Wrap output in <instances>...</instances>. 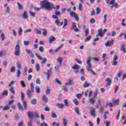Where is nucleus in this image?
Wrapping results in <instances>:
<instances>
[{"label": "nucleus", "mask_w": 126, "mask_h": 126, "mask_svg": "<svg viewBox=\"0 0 126 126\" xmlns=\"http://www.w3.org/2000/svg\"><path fill=\"white\" fill-rule=\"evenodd\" d=\"M29 12L31 16H32V17H35V16H36V15L35 14V13L32 12V11H29Z\"/></svg>", "instance_id": "40"}, {"label": "nucleus", "mask_w": 126, "mask_h": 126, "mask_svg": "<svg viewBox=\"0 0 126 126\" xmlns=\"http://www.w3.org/2000/svg\"><path fill=\"white\" fill-rule=\"evenodd\" d=\"M27 14V13L26 12V11H24V12L22 15V17H24L25 19H27V18H28V16L26 15Z\"/></svg>", "instance_id": "23"}, {"label": "nucleus", "mask_w": 126, "mask_h": 126, "mask_svg": "<svg viewBox=\"0 0 126 126\" xmlns=\"http://www.w3.org/2000/svg\"><path fill=\"white\" fill-rule=\"evenodd\" d=\"M73 102L74 105H76V106H77L78 105V100L77 99H74L73 100Z\"/></svg>", "instance_id": "44"}, {"label": "nucleus", "mask_w": 126, "mask_h": 126, "mask_svg": "<svg viewBox=\"0 0 126 126\" xmlns=\"http://www.w3.org/2000/svg\"><path fill=\"white\" fill-rule=\"evenodd\" d=\"M42 100L45 103H48V98H47V96L45 95H43L42 96Z\"/></svg>", "instance_id": "21"}, {"label": "nucleus", "mask_w": 126, "mask_h": 126, "mask_svg": "<svg viewBox=\"0 0 126 126\" xmlns=\"http://www.w3.org/2000/svg\"><path fill=\"white\" fill-rule=\"evenodd\" d=\"M36 99H33L32 100H31V104H32V105H35V104H36Z\"/></svg>", "instance_id": "48"}, {"label": "nucleus", "mask_w": 126, "mask_h": 126, "mask_svg": "<svg viewBox=\"0 0 126 126\" xmlns=\"http://www.w3.org/2000/svg\"><path fill=\"white\" fill-rule=\"evenodd\" d=\"M28 115L31 119H33V118H34V114L31 112V111H29L28 112Z\"/></svg>", "instance_id": "18"}, {"label": "nucleus", "mask_w": 126, "mask_h": 126, "mask_svg": "<svg viewBox=\"0 0 126 126\" xmlns=\"http://www.w3.org/2000/svg\"><path fill=\"white\" fill-rule=\"evenodd\" d=\"M57 61L58 62V63H60V64H62V63H63V59H62V58L59 57Z\"/></svg>", "instance_id": "50"}, {"label": "nucleus", "mask_w": 126, "mask_h": 126, "mask_svg": "<svg viewBox=\"0 0 126 126\" xmlns=\"http://www.w3.org/2000/svg\"><path fill=\"white\" fill-rule=\"evenodd\" d=\"M52 118H54V119H57L58 118V115L55 113H52Z\"/></svg>", "instance_id": "59"}, {"label": "nucleus", "mask_w": 126, "mask_h": 126, "mask_svg": "<svg viewBox=\"0 0 126 126\" xmlns=\"http://www.w3.org/2000/svg\"><path fill=\"white\" fill-rule=\"evenodd\" d=\"M90 39H91V36H88L85 40V42H88V41H90Z\"/></svg>", "instance_id": "56"}, {"label": "nucleus", "mask_w": 126, "mask_h": 126, "mask_svg": "<svg viewBox=\"0 0 126 126\" xmlns=\"http://www.w3.org/2000/svg\"><path fill=\"white\" fill-rule=\"evenodd\" d=\"M36 83H37V84H41V80H40V78L36 79Z\"/></svg>", "instance_id": "58"}, {"label": "nucleus", "mask_w": 126, "mask_h": 126, "mask_svg": "<svg viewBox=\"0 0 126 126\" xmlns=\"http://www.w3.org/2000/svg\"><path fill=\"white\" fill-rule=\"evenodd\" d=\"M10 91L13 94H15V90L14 89V87H11V88L10 89Z\"/></svg>", "instance_id": "26"}, {"label": "nucleus", "mask_w": 126, "mask_h": 126, "mask_svg": "<svg viewBox=\"0 0 126 126\" xmlns=\"http://www.w3.org/2000/svg\"><path fill=\"white\" fill-rule=\"evenodd\" d=\"M120 102V99L119 98H113L112 99V102L111 103V107H113V105L114 106H118L119 105V102Z\"/></svg>", "instance_id": "8"}, {"label": "nucleus", "mask_w": 126, "mask_h": 126, "mask_svg": "<svg viewBox=\"0 0 126 126\" xmlns=\"http://www.w3.org/2000/svg\"><path fill=\"white\" fill-rule=\"evenodd\" d=\"M95 98L94 97H89L88 99V102L91 104V105H94L95 104Z\"/></svg>", "instance_id": "15"}, {"label": "nucleus", "mask_w": 126, "mask_h": 126, "mask_svg": "<svg viewBox=\"0 0 126 126\" xmlns=\"http://www.w3.org/2000/svg\"><path fill=\"white\" fill-rule=\"evenodd\" d=\"M120 88V87L119 86H116L115 88V90L114 91V94H116L117 92H118V90H119V89Z\"/></svg>", "instance_id": "53"}, {"label": "nucleus", "mask_w": 126, "mask_h": 126, "mask_svg": "<svg viewBox=\"0 0 126 126\" xmlns=\"http://www.w3.org/2000/svg\"><path fill=\"white\" fill-rule=\"evenodd\" d=\"M119 59V57L116 55L113 58V61L112 62V65H118V62L117 61Z\"/></svg>", "instance_id": "11"}, {"label": "nucleus", "mask_w": 126, "mask_h": 126, "mask_svg": "<svg viewBox=\"0 0 126 126\" xmlns=\"http://www.w3.org/2000/svg\"><path fill=\"white\" fill-rule=\"evenodd\" d=\"M40 126H48V124L47 123H43V124L41 123Z\"/></svg>", "instance_id": "64"}, {"label": "nucleus", "mask_w": 126, "mask_h": 126, "mask_svg": "<svg viewBox=\"0 0 126 126\" xmlns=\"http://www.w3.org/2000/svg\"><path fill=\"white\" fill-rule=\"evenodd\" d=\"M20 54H21V49H20V46H19V45L18 44H17L15 47L14 55L17 57H19V56H20Z\"/></svg>", "instance_id": "3"}, {"label": "nucleus", "mask_w": 126, "mask_h": 126, "mask_svg": "<svg viewBox=\"0 0 126 126\" xmlns=\"http://www.w3.org/2000/svg\"><path fill=\"white\" fill-rule=\"evenodd\" d=\"M40 5L41 6V8H45L46 10L48 11L52 10L54 7V4H53V3L48 2V0H46L41 1Z\"/></svg>", "instance_id": "1"}, {"label": "nucleus", "mask_w": 126, "mask_h": 126, "mask_svg": "<svg viewBox=\"0 0 126 126\" xmlns=\"http://www.w3.org/2000/svg\"><path fill=\"white\" fill-rule=\"evenodd\" d=\"M101 11V10L99 8V7H96V14L98 15L99 13H100V12Z\"/></svg>", "instance_id": "45"}, {"label": "nucleus", "mask_w": 126, "mask_h": 126, "mask_svg": "<svg viewBox=\"0 0 126 126\" xmlns=\"http://www.w3.org/2000/svg\"><path fill=\"white\" fill-rule=\"evenodd\" d=\"M23 105L24 106V108L25 110H26V109L27 108V103H26V102L23 101Z\"/></svg>", "instance_id": "46"}, {"label": "nucleus", "mask_w": 126, "mask_h": 126, "mask_svg": "<svg viewBox=\"0 0 126 126\" xmlns=\"http://www.w3.org/2000/svg\"><path fill=\"white\" fill-rule=\"evenodd\" d=\"M98 90L96 89V90L95 91V92L94 93V98H96L97 95H98Z\"/></svg>", "instance_id": "34"}, {"label": "nucleus", "mask_w": 126, "mask_h": 126, "mask_svg": "<svg viewBox=\"0 0 126 126\" xmlns=\"http://www.w3.org/2000/svg\"><path fill=\"white\" fill-rule=\"evenodd\" d=\"M18 107L20 110H22L23 109V107H22V105H21V104L20 102H18L17 103Z\"/></svg>", "instance_id": "39"}, {"label": "nucleus", "mask_w": 126, "mask_h": 126, "mask_svg": "<svg viewBox=\"0 0 126 126\" xmlns=\"http://www.w3.org/2000/svg\"><path fill=\"white\" fill-rule=\"evenodd\" d=\"M35 32L36 34H38L39 35H41V34H42L41 31L39 30L38 29H35Z\"/></svg>", "instance_id": "32"}, {"label": "nucleus", "mask_w": 126, "mask_h": 126, "mask_svg": "<svg viewBox=\"0 0 126 126\" xmlns=\"http://www.w3.org/2000/svg\"><path fill=\"white\" fill-rule=\"evenodd\" d=\"M1 40V41H4V39L5 38V36H4V33H2L0 35Z\"/></svg>", "instance_id": "41"}, {"label": "nucleus", "mask_w": 126, "mask_h": 126, "mask_svg": "<svg viewBox=\"0 0 126 126\" xmlns=\"http://www.w3.org/2000/svg\"><path fill=\"white\" fill-rule=\"evenodd\" d=\"M35 68L36 71H39L40 70V65L37 63L35 66Z\"/></svg>", "instance_id": "38"}, {"label": "nucleus", "mask_w": 126, "mask_h": 126, "mask_svg": "<svg viewBox=\"0 0 126 126\" xmlns=\"http://www.w3.org/2000/svg\"><path fill=\"white\" fill-rule=\"evenodd\" d=\"M90 86V84L88 83V82H86L84 84V88H87V87H89Z\"/></svg>", "instance_id": "30"}, {"label": "nucleus", "mask_w": 126, "mask_h": 126, "mask_svg": "<svg viewBox=\"0 0 126 126\" xmlns=\"http://www.w3.org/2000/svg\"><path fill=\"white\" fill-rule=\"evenodd\" d=\"M121 118V110H119L118 111V116L117 117V121H119V120Z\"/></svg>", "instance_id": "47"}, {"label": "nucleus", "mask_w": 126, "mask_h": 126, "mask_svg": "<svg viewBox=\"0 0 126 126\" xmlns=\"http://www.w3.org/2000/svg\"><path fill=\"white\" fill-rule=\"evenodd\" d=\"M111 8H113V7L117 8L118 7V4L117 2L115 3V0H111Z\"/></svg>", "instance_id": "14"}, {"label": "nucleus", "mask_w": 126, "mask_h": 126, "mask_svg": "<svg viewBox=\"0 0 126 126\" xmlns=\"http://www.w3.org/2000/svg\"><path fill=\"white\" fill-rule=\"evenodd\" d=\"M31 89H28L27 91V95L28 96V98H31L32 97V94L34 93V83H32L31 84Z\"/></svg>", "instance_id": "2"}, {"label": "nucleus", "mask_w": 126, "mask_h": 126, "mask_svg": "<svg viewBox=\"0 0 126 126\" xmlns=\"http://www.w3.org/2000/svg\"><path fill=\"white\" fill-rule=\"evenodd\" d=\"M60 14H61V12L58 10H55L54 15H53L51 17L54 19H59V17L58 16H60Z\"/></svg>", "instance_id": "9"}, {"label": "nucleus", "mask_w": 126, "mask_h": 126, "mask_svg": "<svg viewBox=\"0 0 126 126\" xmlns=\"http://www.w3.org/2000/svg\"><path fill=\"white\" fill-rule=\"evenodd\" d=\"M55 81L58 83V84H59V85H62L63 84L62 82L60 81L58 78L55 79Z\"/></svg>", "instance_id": "33"}, {"label": "nucleus", "mask_w": 126, "mask_h": 126, "mask_svg": "<svg viewBox=\"0 0 126 126\" xmlns=\"http://www.w3.org/2000/svg\"><path fill=\"white\" fill-rule=\"evenodd\" d=\"M72 69H76V70H78L79 69V65H75L72 66Z\"/></svg>", "instance_id": "27"}, {"label": "nucleus", "mask_w": 126, "mask_h": 126, "mask_svg": "<svg viewBox=\"0 0 126 126\" xmlns=\"http://www.w3.org/2000/svg\"><path fill=\"white\" fill-rule=\"evenodd\" d=\"M56 106H57L58 108H60V109H63L64 105L62 103H57Z\"/></svg>", "instance_id": "24"}, {"label": "nucleus", "mask_w": 126, "mask_h": 126, "mask_svg": "<svg viewBox=\"0 0 126 126\" xmlns=\"http://www.w3.org/2000/svg\"><path fill=\"white\" fill-rule=\"evenodd\" d=\"M77 26L76 23H73L72 24V28L71 29V30H74L75 32H79V29L76 27Z\"/></svg>", "instance_id": "13"}, {"label": "nucleus", "mask_w": 126, "mask_h": 126, "mask_svg": "<svg viewBox=\"0 0 126 126\" xmlns=\"http://www.w3.org/2000/svg\"><path fill=\"white\" fill-rule=\"evenodd\" d=\"M33 118H38V119H40V115L37 112H35L34 114Z\"/></svg>", "instance_id": "36"}, {"label": "nucleus", "mask_w": 126, "mask_h": 126, "mask_svg": "<svg viewBox=\"0 0 126 126\" xmlns=\"http://www.w3.org/2000/svg\"><path fill=\"white\" fill-rule=\"evenodd\" d=\"M56 40V38L53 36H50V37H49V43L51 44L52 42H54V41Z\"/></svg>", "instance_id": "17"}, {"label": "nucleus", "mask_w": 126, "mask_h": 126, "mask_svg": "<svg viewBox=\"0 0 126 126\" xmlns=\"http://www.w3.org/2000/svg\"><path fill=\"white\" fill-rule=\"evenodd\" d=\"M87 65L86 66L87 70L90 71L92 70V65L91 64V59H88L87 61Z\"/></svg>", "instance_id": "6"}, {"label": "nucleus", "mask_w": 126, "mask_h": 126, "mask_svg": "<svg viewBox=\"0 0 126 126\" xmlns=\"http://www.w3.org/2000/svg\"><path fill=\"white\" fill-rule=\"evenodd\" d=\"M25 97V94H24V93H23V92H21V100L22 101H23V100H24V98Z\"/></svg>", "instance_id": "25"}, {"label": "nucleus", "mask_w": 126, "mask_h": 126, "mask_svg": "<svg viewBox=\"0 0 126 126\" xmlns=\"http://www.w3.org/2000/svg\"><path fill=\"white\" fill-rule=\"evenodd\" d=\"M43 32H42V34L43 35V36H47V34L48 33V32L47 31V30L45 29H43Z\"/></svg>", "instance_id": "31"}, {"label": "nucleus", "mask_w": 126, "mask_h": 126, "mask_svg": "<svg viewBox=\"0 0 126 126\" xmlns=\"http://www.w3.org/2000/svg\"><path fill=\"white\" fill-rule=\"evenodd\" d=\"M57 19V20L55 22V23H57V25H58V26H60V25H61V26H63V22H62L61 23V22L60 21V20H59L58 19Z\"/></svg>", "instance_id": "20"}, {"label": "nucleus", "mask_w": 126, "mask_h": 126, "mask_svg": "<svg viewBox=\"0 0 126 126\" xmlns=\"http://www.w3.org/2000/svg\"><path fill=\"white\" fill-rule=\"evenodd\" d=\"M7 110H9V107L7 105H5L3 107L2 111H6Z\"/></svg>", "instance_id": "37"}, {"label": "nucleus", "mask_w": 126, "mask_h": 126, "mask_svg": "<svg viewBox=\"0 0 126 126\" xmlns=\"http://www.w3.org/2000/svg\"><path fill=\"white\" fill-rule=\"evenodd\" d=\"M75 111L78 115H80V112H79V109H78V107H75Z\"/></svg>", "instance_id": "49"}, {"label": "nucleus", "mask_w": 126, "mask_h": 126, "mask_svg": "<svg viewBox=\"0 0 126 126\" xmlns=\"http://www.w3.org/2000/svg\"><path fill=\"white\" fill-rule=\"evenodd\" d=\"M38 50L41 53H43L44 52V48L42 46H40L38 48Z\"/></svg>", "instance_id": "52"}, {"label": "nucleus", "mask_w": 126, "mask_h": 126, "mask_svg": "<svg viewBox=\"0 0 126 126\" xmlns=\"http://www.w3.org/2000/svg\"><path fill=\"white\" fill-rule=\"evenodd\" d=\"M69 15L70 17H73L74 16L77 21H79V18H78V16H76V14L73 13L72 11H70Z\"/></svg>", "instance_id": "12"}, {"label": "nucleus", "mask_w": 126, "mask_h": 126, "mask_svg": "<svg viewBox=\"0 0 126 126\" xmlns=\"http://www.w3.org/2000/svg\"><path fill=\"white\" fill-rule=\"evenodd\" d=\"M76 97L78 99H80L82 97V94H78L76 95Z\"/></svg>", "instance_id": "55"}, {"label": "nucleus", "mask_w": 126, "mask_h": 126, "mask_svg": "<svg viewBox=\"0 0 126 126\" xmlns=\"http://www.w3.org/2000/svg\"><path fill=\"white\" fill-rule=\"evenodd\" d=\"M51 93V89H48L46 91V94L47 95H49V94H50Z\"/></svg>", "instance_id": "60"}, {"label": "nucleus", "mask_w": 126, "mask_h": 126, "mask_svg": "<svg viewBox=\"0 0 126 126\" xmlns=\"http://www.w3.org/2000/svg\"><path fill=\"white\" fill-rule=\"evenodd\" d=\"M120 50L123 51V52L124 53V54H126V47H125V44H122L121 46Z\"/></svg>", "instance_id": "19"}, {"label": "nucleus", "mask_w": 126, "mask_h": 126, "mask_svg": "<svg viewBox=\"0 0 126 126\" xmlns=\"http://www.w3.org/2000/svg\"><path fill=\"white\" fill-rule=\"evenodd\" d=\"M61 125V124L60 123H56V122H54L53 123H52V126H60Z\"/></svg>", "instance_id": "61"}, {"label": "nucleus", "mask_w": 126, "mask_h": 126, "mask_svg": "<svg viewBox=\"0 0 126 126\" xmlns=\"http://www.w3.org/2000/svg\"><path fill=\"white\" fill-rule=\"evenodd\" d=\"M22 31H23L22 28H20L18 32V33L19 35H21V34L22 33Z\"/></svg>", "instance_id": "57"}, {"label": "nucleus", "mask_w": 126, "mask_h": 126, "mask_svg": "<svg viewBox=\"0 0 126 126\" xmlns=\"http://www.w3.org/2000/svg\"><path fill=\"white\" fill-rule=\"evenodd\" d=\"M5 12H6V13H9V12H10V8H9V7H7Z\"/></svg>", "instance_id": "54"}, {"label": "nucleus", "mask_w": 126, "mask_h": 126, "mask_svg": "<svg viewBox=\"0 0 126 126\" xmlns=\"http://www.w3.org/2000/svg\"><path fill=\"white\" fill-rule=\"evenodd\" d=\"M122 71H119L117 73V77L118 78H120V77H121V74H122Z\"/></svg>", "instance_id": "62"}, {"label": "nucleus", "mask_w": 126, "mask_h": 126, "mask_svg": "<svg viewBox=\"0 0 126 126\" xmlns=\"http://www.w3.org/2000/svg\"><path fill=\"white\" fill-rule=\"evenodd\" d=\"M44 74H45V75H46L47 80H49V79H50V74H49V73H47L46 72H44Z\"/></svg>", "instance_id": "43"}, {"label": "nucleus", "mask_w": 126, "mask_h": 126, "mask_svg": "<svg viewBox=\"0 0 126 126\" xmlns=\"http://www.w3.org/2000/svg\"><path fill=\"white\" fill-rule=\"evenodd\" d=\"M17 4L18 5V9H22V6L21 5V4H20V3H19V2H17Z\"/></svg>", "instance_id": "63"}, {"label": "nucleus", "mask_w": 126, "mask_h": 126, "mask_svg": "<svg viewBox=\"0 0 126 126\" xmlns=\"http://www.w3.org/2000/svg\"><path fill=\"white\" fill-rule=\"evenodd\" d=\"M84 29L85 30V37H87V35L89 34V30L87 29L86 25L84 26Z\"/></svg>", "instance_id": "16"}, {"label": "nucleus", "mask_w": 126, "mask_h": 126, "mask_svg": "<svg viewBox=\"0 0 126 126\" xmlns=\"http://www.w3.org/2000/svg\"><path fill=\"white\" fill-rule=\"evenodd\" d=\"M2 94L4 96H7V95H8V91H4Z\"/></svg>", "instance_id": "35"}, {"label": "nucleus", "mask_w": 126, "mask_h": 126, "mask_svg": "<svg viewBox=\"0 0 126 126\" xmlns=\"http://www.w3.org/2000/svg\"><path fill=\"white\" fill-rule=\"evenodd\" d=\"M106 81L107 82V85H106V87H108V86L111 85V79H110V78H107L106 79Z\"/></svg>", "instance_id": "28"}, {"label": "nucleus", "mask_w": 126, "mask_h": 126, "mask_svg": "<svg viewBox=\"0 0 126 126\" xmlns=\"http://www.w3.org/2000/svg\"><path fill=\"white\" fill-rule=\"evenodd\" d=\"M107 32V29H105L103 31L102 29H100L98 30V34L96 35V37H98V36H100V37H104V34H105V32Z\"/></svg>", "instance_id": "5"}, {"label": "nucleus", "mask_w": 126, "mask_h": 126, "mask_svg": "<svg viewBox=\"0 0 126 126\" xmlns=\"http://www.w3.org/2000/svg\"><path fill=\"white\" fill-rule=\"evenodd\" d=\"M17 77H19V75L20 74V69H21V63L19 62L17 63Z\"/></svg>", "instance_id": "7"}, {"label": "nucleus", "mask_w": 126, "mask_h": 126, "mask_svg": "<svg viewBox=\"0 0 126 126\" xmlns=\"http://www.w3.org/2000/svg\"><path fill=\"white\" fill-rule=\"evenodd\" d=\"M94 22H96V20H95V19H94V18H92V19H91V20H90L91 23H92V24H94Z\"/></svg>", "instance_id": "51"}, {"label": "nucleus", "mask_w": 126, "mask_h": 126, "mask_svg": "<svg viewBox=\"0 0 126 126\" xmlns=\"http://www.w3.org/2000/svg\"><path fill=\"white\" fill-rule=\"evenodd\" d=\"M35 56H36L37 59H39L40 61L43 60L42 62H41V66H44V64H45V63L47 62V59L45 58H42V57L39 56L38 53H36Z\"/></svg>", "instance_id": "4"}, {"label": "nucleus", "mask_w": 126, "mask_h": 126, "mask_svg": "<svg viewBox=\"0 0 126 126\" xmlns=\"http://www.w3.org/2000/svg\"><path fill=\"white\" fill-rule=\"evenodd\" d=\"M90 111L92 116L94 118H97V114H96V109L94 108V107H91Z\"/></svg>", "instance_id": "10"}, {"label": "nucleus", "mask_w": 126, "mask_h": 126, "mask_svg": "<svg viewBox=\"0 0 126 126\" xmlns=\"http://www.w3.org/2000/svg\"><path fill=\"white\" fill-rule=\"evenodd\" d=\"M15 84V82H14V81H12L9 85V87H13V85H14Z\"/></svg>", "instance_id": "42"}, {"label": "nucleus", "mask_w": 126, "mask_h": 126, "mask_svg": "<svg viewBox=\"0 0 126 126\" xmlns=\"http://www.w3.org/2000/svg\"><path fill=\"white\" fill-rule=\"evenodd\" d=\"M64 24L63 26V28H65L67 26V25H68V21H67V19H64Z\"/></svg>", "instance_id": "22"}, {"label": "nucleus", "mask_w": 126, "mask_h": 126, "mask_svg": "<svg viewBox=\"0 0 126 126\" xmlns=\"http://www.w3.org/2000/svg\"><path fill=\"white\" fill-rule=\"evenodd\" d=\"M63 125L64 126H67V120L66 119H63Z\"/></svg>", "instance_id": "29"}]
</instances>
